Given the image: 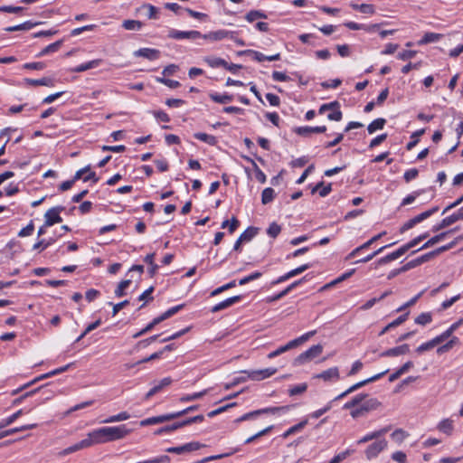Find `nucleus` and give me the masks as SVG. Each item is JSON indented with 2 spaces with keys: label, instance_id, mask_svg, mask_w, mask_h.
Returning <instances> with one entry per match:
<instances>
[{
  "label": "nucleus",
  "instance_id": "1",
  "mask_svg": "<svg viewBox=\"0 0 463 463\" xmlns=\"http://www.w3.org/2000/svg\"><path fill=\"white\" fill-rule=\"evenodd\" d=\"M131 432L127 425L122 424L112 427H102L90 432V436L95 444L108 443L118 439H122Z\"/></svg>",
  "mask_w": 463,
  "mask_h": 463
},
{
  "label": "nucleus",
  "instance_id": "2",
  "mask_svg": "<svg viewBox=\"0 0 463 463\" xmlns=\"http://www.w3.org/2000/svg\"><path fill=\"white\" fill-rule=\"evenodd\" d=\"M428 236H429V233L428 232H424V233L415 237L414 239H412L411 241H410L406 244L401 246L395 251H393V252H392V253H390V254H388V255L379 259L377 260V262H376V265L381 266V265L389 263V262H391V261H392L394 260L399 259L403 254H405L409 250H411V248L417 246L420 241L425 240Z\"/></svg>",
  "mask_w": 463,
  "mask_h": 463
},
{
  "label": "nucleus",
  "instance_id": "3",
  "mask_svg": "<svg viewBox=\"0 0 463 463\" xmlns=\"http://www.w3.org/2000/svg\"><path fill=\"white\" fill-rule=\"evenodd\" d=\"M90 169V165H87L80 170H78L73 178L71 180H67V181H64L62 182L60 186H59V189L61 191H67L69 189H71L73 185V184L77 181V180H80L82 178V180L84 182H88V181H90L92 180L94 183H97L99 181V178L96 176V174L94 172H90V174H88V175L86 176H83V173L89 171Z\"/></svg>",
  "mask_w": 463,
  "mask_h": 463
},
{
  "label": "nucleus",
  "instance_id": "4",
  "mask_svg": "<svg viewBox=\"0 0 463 463\" xmlns=\"http://www.w3.org/2000/svg\"><path fill=\"white\" fill-rule=\"evenodd\" d=\"M315 334H316V331H310V332H307V333L302 335L301 336H299L296 339L289 341L285 345H282V346L279 347L278 349H276L275 351L270 352L268 354V358H269V359L275 358L276 356H278L290 349H293V348L298 346L299 345H301L304 342H306L307 340H308Z\"/></svg>",
  "mask_w": 463,
  "mask_h": 463
},
{
  "label": "nucleus",
  "instance_id": "5",
  "mask_svg": "<svg viewBox=\"0 0 463 463\" xmlns=\"http://www.w3.org/2000/svg\"><path fill=\"white\" fill-rule=\"evenodd\" d=\"M323 352V345L318 344L312 345L307 351L301 353L298 356H297L294 360V365H301L304 364L317 356H319Z\"/></svg>",
  "mask_w": 463,
  "mask_h": 463
},
{
  "label": "nucleus",
  "instance_id": "6",
  "mask_svg": "<svg viewBox=\"0 0 463 463\" xmlns=\"http://www.w3.org/2000/svg\"><path fill=\"white\" fill-rule=\"evenodd\" d=\"M438 207L435 206L428 211H425L415 217L410 219L405 223L402 224V226L400 228V232L404 233L408 230L413 228L416 224L421 222L422 221L426 220L427 218L430 217L433 213H435L438 211Z\"/></svg>",
  "mask_w": 463,
  "mask_h": 463
},
{
  "label": "nucleus",
  "instance_id": "7",
  "mask_svg": "<svg viewBox=\"0 0 463 463\" xmlns=\"http://www.w3.org/2000/svg\"><path fill=\"white\" fill-rule=\"evenodd\" d=\"M389 372V370H385L380 373H377L368 379H365L364 381H361L354 385H352L351 387H349L346 391H345L344 392L340 393L339 395H337L333 401H331L332 402L334 401H337V400H341L343 398H345V396H347L348 394L354 392V391L358 390L359 388L366 385L367 383H373V382H375L377 380H379L380 378H382L384 374H386L387 373Z\"/></svg>",
  "mask_w": 463,
  "mask_h": 463
},
{
  "label": "nucleus",
  "instance_id": "8",
  "mask_svg": "<svg viewBox=\"0 0 463 463\" xmlns=\"http://www.w3.org/2000/svg\"><path fill=\"white\" fill-rule=\"evenodd\" d=\"M327 110H331V112L327 115V118L329 120L340 121L342 119L343 114L340 110V105L338 101H333L321 105L318 109V113L324 114Z\"/></svg>",
  "mask_w": 463,
  "mask_h": 463
},
{
  "label": "nucleus",
  "instance_id": "9",
  "mask_svg": "<svg viewBox=\"0 0 463 463\" xmlns=\"http://www.w3.org/2000/svg\"><path fill=\"white\" fill-rule=\"evenodd\" d=\"M277 371V368L269 367L260 370H244L242 373L247 374L248 378L252 381H261L272 376Z\"/></svg>",
  "mask_w": 463,
  "mask_h": 463
},
{
  "label": "nucleus",
  "instance_id": "10",
  "mask_svg": "<svg viewBox=\"0 0 463 463\" xmlns=\"http://www.w3.org/2000/svg\"><path fill=\"white\" fill-rule=\"evenodd\" d=\"M64 210L62 206H56L49 209L44 214L45 226H52L55 223H60L62 219L60 213Z\"/></svg>",
  "mask_w": 463,
  "mask_h": 463
},
{
  "label": "nucleus",
  "instance_id": "11",
  "mask_svg": "<svg viewBox=\"0 0 463 463\" xmlns=\"http://www.w3.org/2000/svg\"><path fill=\"white\" fill-rule=\"evenodd\" d=\"M168 37L175 40H195L201 38L202 33L199 31H179L175 29H170L168 32Z\"/></svg>",
  "mask_w": 463,
  "mask_h": 463
},
{
  "label": "nucleus",
  "instance_id": "12",
  "mask_svg": "<svg viewBox=\"0 0 463 463\" xmlns=\"http://www.w3.org/2000/svg\"><path fill=\"white\" fill-rule=\"evenodd\" d=\"M387 447L386 439H379L367 447L365 449V456L367 459H372L376 458L383 450H384Z\"/></svg>",
  "mask_w": 463,
  "mask_h": 463
},
{
  "label": "nucleus",
  "instance_id": "13",
  "mask_svg": "<svg viewBox=\"0 0 463 463\" xmlns=\"http://www.w3.org/2000/svg\"><path fill=\"white\" fill-rule=\"evenodd\" d=\"M71 365H72V364H68L65 366H62V367H60L58 369H55V370H53V371H52V372H50L48 373L43 374V375L35 378L33 381H32V382L23 385L22 387L12 391L11 394L12 395L17 394L19 392H21L22 390L31 386L33 383H36L39 380H42V379H44V378H47V377H50V376H52V375H56L58 373H61L67 371Z\"/></svg>",
  "mask_w": 463,
  "mask_h": 463
},
{
  "label": "nucleus",
  "instance_id": "14",
  "mask_svg": "<svg viewBox=\"0 0 463 463\" xmlns=\"http://www.w3.org/2000/svg\"><path fill=\"white\" fill-rule=\"evenodd\" d=\"M386 234V232H380L379 234L372 237L369 241H367L366 242H364V244L360 245L359 247L355 248L354 250H353L347 256H346V260H352L354 259V257H356L360 251H362L363 250H365L367 248H369L373 243H374L375 241H377L379 239H381L383 236H384Z\"/></svg>",
  "mask_w": 463,
  "mask_h": 463
},
{
  "label": "nucleus",
  "instance_id": "15",
  "mask_svg": "<svg viewBox=\"0 0 463 463\" xmlns=\"http://www.w3.org/2000/svg\"><path fill=\"white\" fill-rule=\"evenodd\" d=\"M339 370L337 367H332L320 373L314 375V378L322 379L325 382H335L339 380Z\"/></svg>",
  "mask_w": 463,
  "mask_h": 463
},
{
  "label": "nucleus",
  "instance_id": "16",
  "mask_svg": "<svg viewBox=\"0 0 463 463\" xmlns=\"http://www.w3.org/2000/svg\"><path fill=\"white\" fill-rule=\"evenodd\" d=\"M92 445H93V442H92L91 438H90V433H89L86 439H83L80 442H78V443H76V444H74V445H72L71 447H68L67 449H65L62 451L61 454L62 455H68V454L73 453L75 451H78L80 449L91 447Z\"/></svg>",
  "mask_w": 463,
  "mask_h": 463
},
{
  "label": "nucleus",
  "instance_id": "17",
  "mask_svg": "<svg viewBox=\"0 0 463 463\" xmlns=\"http://www.w3.org/2000/svg\"><path fill=\"white\" fill-rule=\"evenodd\" d=\"M241 298H242L241 295L233 296L232 298H226L223 301H222V302L216 304L215 306H213L212 307L211 311L213 313H217V312H219L221 310L226 309V308L232 307V305L238 303L239 301H241Z\"/></svg>",
  "mask_w": 463,
  "mask_h": 463
},
{
  "label": "nucleus",
  "instance_id": "18",
  "mask_svg": "<svg viewBox=\"0 0 463 463\" xmlns=\"http://www.w3.org/2000/svg\"><path fill=\"white\" fill-rule=\"evenodd\" d=\"M410 352V347L407 344H403L402 345L392 347L387 349L380 354L381 357H392V356H399L402 354H408Z\"/></svg>",
  "mask_w": 463,
  "mask_h": 463
},
{
  "label": "nucleus",
  "instance_id": "19",
  "mask_svg": "<svg viewBox=\"0 0 463 463\" xmlns=\"http://www.w3.org/2000/svg\"><path fill=\"white\" fill-rule=\"evenodd\" d=\"M175 419V415H171V413L160 415V416H155L150 417L147 419H145L139 422L140 426H148V425H154V424H159L163 423L165 421H168Z\"/></svg>",
  "mask_w": 463,
  "mask_h": 463
},
{
  "label": "nucleus",
  "instance_id": "20",
  "mask_svg": "<svg viewBox=\"0 0 463 463\" xmlns=\"http://www.w3.org/2000/svg\"><path fill=\"white\" fill-rule=\"evenodd\" d=\"M295 133L302 137H308L312 133H324L326 131V126L319 127H298L295 128Z\"/></svg>",
  "mask_w": 463,
  "mask_h": 463
},
{
  "label": "nucleus",
  "instance_id": "21",
  "mask_svg": "<svg viewBox=\"0 0 463 463\" xmlns=\"http://www.w3.org/2000/svg\"><path fill=\"white\" fill-rule=\"evenodd\" d=\"M160 52L156 49L141 48L135 52V56L143 57L150 61L158 59Z\"/></svg>",
  "mask_w": 463,
  "mask_h": 463
},
{
  "label": "nucleus",
  "instance_id": "22",
  "mask_svg": "<svg viewBox=\"0 0 463 463\" xmlns=\"http://www.w3.org/2000/svg\"><path fill=\"white\" fill-rule=\"evenodd\" d=\"M458 228H455L453 230H450V231H447V232H440L435 236H433L432 238H430L429 241H427L420 249L419 250H423V249H427V248H430V247H432L433 245H435L436 243L439 242L440 241H442L448 234H449L450 232H454V231H457ZM417 250H414L412 251V253H415L417 252Z\"/></svg>",
  "mask_w": 463,
  "mask_h": 463
},
{
  "label": "nucleus",
  "instance_id": "23",
  "mask_svg": "<svg viewBox=\"0 0 463 463\" xmlns=\"http://www.w3.org/2000/svg\"><path fill=\"white\" fill-rule=\"evenodd\" d=\"M360 405L364 412H369L377 410L381 406V402L376 398H368L367 396Z\"/></svg>",
  "mask_w": 463,
  "mask_h": 463
},
{
  "label": "nucleus",
  "instance_id": "24",
  "mask_svg": "<svg viewBox=\"0 0 463 463\" xmlns=\"http://www.w3.org/2000/svg\"><path fill=\"white\" fill-rule=\"evenodd\" d=\"M172 383V379L170 377H165L162 379L157 384H156L150 391L146 394L145 399L148 400L156 393L159 392L164 387L170 385Z\"/></svg>",
  "mask_w": 463,
  "mask_h": 463
},
{
  "label": "nucleus",
  "instance_id": "25",
  "mask_svg": "<svg viewBox=\"0 0 463 463\" xmlns=\"http://www.w3.org/2000/svg\"><path fill=\"white\" fill-rule=\"evenodd\" d=\"M389 430H390V427H385V428H383V429H381L379 430H375L373 432L368 433L365 436H364L362 439H360L357 441V443L358 444H363V443L368 442V441H370L372 439H379L380 437L384 435Z\"/></svg>",
  "mask_w": 463,
  "mask_h": 463
},
{
  "label": "nucleus",
  "instance_id": "26",
  "mask_svg": "<svg viewBox=\"0 0 463 463\" xmlns=\"http://www.w3.org/2000/svg\"><path fill=\"white\" fill-rule=\"evenodd\" d=\"M455 222H457V220H456L454 213H452L451 215L444 218L440 222L433 225L431 231L433 232H437L444 228H447V227L452 225Z\"/></svg>",
  "mask_w": 463,
  "mask_h": 463
},
{
  "label": "nucleus",
  "instance_id": "27",
  "mask_svg": "<svg viewBox=\"0 0 463 463\" xmlns=\"http://www.w3.org/2000/svg\"><path fill=\"white\" fill-rule=\"evenodd\" d=\"M226 35H227V30L221 29V30H217L214 32H210L209 33H206V34H202L201 38H203L206 40H211L213 42H218V41L226 39Z\"/></svg>",
  "mask_w": 463,
  "mask_h": 463
},
{
  "label": "nucleus",
  "instance_id": "28",
  "mask_svg": "<svg viewBox=\"0 0 463 463\" xmlns=\"http://www.w3.org/2000/svg\"><path fill=\"white\" fill-rule=\"evenodd\" d=\"M63 43L62 40L56 41L55 43H52L49 45H47L45 48H43L37 55L36 57H42L52 52H56L60 50Z\"/></svg>",
  "mask_w": 463,
  "mask_h": 463
},
{
  "label": "nucleus",
  "instance_id": "29",
  "mask_svg": "<svg viewBox=\"0 0 463 463\" xmlns=\"http://www.w3.org/2000/svg\"><path fill=\"white\" fill-rule=\"evenodd\" d=\"M38 24H41V23L40 22L33 23L32 21H26L21 24L7 27L5 30L6 32L27 31V30H31L32 28H33L34 26H36Z\"/></svg>",
  "mask_w": 463,
  "mask_h": 463
},
{
  "label": "nucleus",
  "instance_id": "30",
  "mask_svg": "<svg viewBox=\"0 0 463 463\" xmlns=\"http://www.w3.org/2000/svg\"><path fill=\"white\" fill-rule=\"evenodd\" d=\"M209 97L210 99L216 102V103H220V104H226V103H229L232 100L233 97L232 95H230V94H219V93H210L209 94Z\"/></svg>",
  "mask_w": 463,
  "mask_h": 463
},
{
  "label": "nucleus",
  "instance_id": "31",
  "mask_svg": "<svg viewBox=\"0 0 463 463\" xmlns=\"http://www.w3.org/2000/svg\"><path fill=\"white\" fill-rule=\"evenodd\" d=\"M350 6L354 10H357L363 14H373L375 12L374 6L370 4L358 5V4H354V3H350Z\"/></svg>",
  "mask_w": 463,
  "mask_h": 463
},
{
  "label": "nucleus",
  "instance_id": "32",
  "mask_svg": "<svg viewBox=\"0 0 463 463\" xmlns=\"http://www.w3.org/2000/svg\"><path fill=\"white\" fill-rule=\"evenodd\" d=\"M100 63H101V60H99V59L90 61L88 62L82 63V64L75 67L72 71L74 72H82V71H88L90 69H94V68L98 67Z\"/></svg>",
  "mask_w": 463,
  "mask_h": 463
},
{
  "label": "nucleus",
  "instance_id": "33",
  "mask_svg": "<svg viewBox=\"0 0 463 463\" xmlns=\"http://www.w3.org/2000/svg\"><path fill=\"white\" fill-rule=\"evenodd\" d=\"M332 191V184H324V182H319L312 190V194L318 192L321 197H325Z\"/></svg>",
  "mask_w": 463,
  "mask_h": 463
},
{
  "label": "nucleus",
  "instance_id": "34",
  "mask_svg": "<svg viewBox=\"0 0 463 463\" xmlns=\"http://www.w3.org/2000/svg\"><path fill=\"white\" fill-rule=\"evenodd\" d=\"M24 411L23 410H19L14 414L10 415L9 417L5 419H2L0 420V430L11 425L13 422H14L21 415H23Z\"/></svg>",
  "mask_w": 463,
  "mask_h": 463
},
{
  "label": "nucleus",
  "instance_id": "35",
  "mask_svg": "<svg viewBox=\"0 0 463 463\" xmlns=\"http://www.w3.org/2000/svg\"><path fill=\"white\" fill-rule=\"evenodd\" d=\"M130 418V415L127 411H122L118 414L112 415L105 420H102V423H113V422H118L127 420Z\"/></svg>",
  "mask_w": 463,
  "mask_h": 463
},
{
  "label": "nucleus",
  "instance_id": "36",
  "mask_svg": "<svg viewBox=\"0 0 463 463\" xmlns=\"http://www.w3.org/2000/svg\"><path fill=\"white\" fill-rule=\"evenodd\" d=\"M385 123H386V120L383 118L374 119L367 127L368 133L373 134L378 129H383Z\"/></svg>",
  "mask_w": 463,
  "mask_h": 463
},
{
  "label": "nucleus",
  "instance_id": "37",
  "mask_svg": "<svg viewBox=\"0 0 463 463\" xmlns=\"http://www.w3.org/2000/svg\"><path fill=\"white\" fill-rule=\"evenodd\" d=\"M194 136L196 139L211 146H214L217 143V138L214 136L208 135L206 133L198 132L195 133Z\"/></svg>",
  "mask_w": 463,
  "mask_h": 463
},
{
  "label": "nucleus",
  "instance_id": "38",
  "mask_svg": "<svg viewBox=\"0 0 463 463\" xmlns=\"http://www.w3.org/2000/svg\"><path fill=\"white\" fill-rule=\"evenodd\" d=\"M25 81L28 85L31 86H52L53 81L51 78H42L39 80H33V79H25Z\"/></svg>",
  "mask_w": 463,
  "mask_h": 463
},
{
  "label": "nucleus",
  "instance_id": "39",
  "mask_svg": "<svg viewBox=\"0 0 463 463\" xmlns=\"http://www.w3.org/2000/svg\"><path fill=\"white\" fill-rule=\"evenodd\" d=\"M36 426H37L36 423L23 425V426L18 427V428H13V429H10V430H6L5 431H2V433H3L4 438H5L6 436L13 435V434L17 433L19 431L33 430V429L36 428Z\"/></svg>",
  "mask_w": 463,
  "mask_h": 463
},
{
  "label": "nucleus",
  "instance_id": "40",
  "mask_svg": "<svg viewBox=\"0 0 463 463\" xmlns=\"http://www.w3.org/2000/svg\"><path fill=\"white\" fill-rule=\"evenodd\" d=\"M258 233V228L248 227L241 235L240 239L243 242L250 241Z\"/></svg>",
  "mask_w": 463,
  "mask_h": 463
},
{
  "label": "nucleus",
  "instance_id": "41",
  "mask_svg": "<svg viewBox=\"0 0 463 463\" xmlns=\"http://www.w3.org/2000/svg\"><path fill=\"white\" fill-rule=\"evenodd\" d=\"M438 429L439 431L450 435L453 430V421L450 419H444L439 423Z\"/></svg>",
  "mask_w": 463,
  "mask_h": 463
},
{
  "label": "nucleus",
  "instance_id": "42",
  "mask_svg": "<svg viewBox=\"0 0 463 463\" xmlns=\"http://www.w3.org/2000/svg\"><path fill=\"white\" fill-rule=\"evenodd\" d=\"M205 62L212 68L223 67L227 65V61L218 57H206Z\"/></svg>",
  "mask_w": 463,
  "mask_h": 463
},
{
  "label": "nucleus",
  "instance_id": "43",
  "mask_svg": "<svg viewBox=\"0 0 463 463\" xmlns=\"http://www.w3.org/2000/svg\"><path fill=\"white\" fill-rule=\"evenodd\" d=\"M442 34L436 33H426L422 39L419 42V44H427L430 43H435L440 40Z\"/></svg>",
  "mask_w": 463,
  "mask_h": 463
},
{
  "label": "nucleus",
  "instance_id": "44",
  "mask_svg": "<svg viewBox=\"0 0 463 463\" xmlns=\"http://www.w3.org/2000/svg\"><path fill=\"white\" fill-rule=\"evenodd\" d=\"M367 397V394H358L354 396L352 400L345 403L344 409L348 410L360 405V403Z\"/></svg>",
  "mask_w": 463,
  "mask_h": 463
},
{
  "label": "nucleus",
  "instance_id": "45",
  "mask_svg": "<svg viewBox=\"0 0 463 463\" xmlns=\"http://www.w3.org/2000/svg\"><path fill=\"white\" fill-rule=\"evenodd\" d=\"M396 242H392V243H390L388 245H385V246H383L381 248H379L377 250L373 251V253L369 254V255H365L364 258L361 259V260H358L355 261V263H365V262H368L370 261L371 260H373L376 255L380 254L381 252H383L385 249L394 245Z\"/></svg>",
  "mask_w": 463,
  "mask_h": 463
},
{
  "label": "nucleus",
  "instance_id": "46",
  "mask_svg": "<svg viewBox=\"0 0 463 463\" xmlns=\"http://www.w3.org/2000/svg\"><path fill=\"white\" fill-rule=\"evenodd\" d=\"M266 18H267V14L259 10H251L249 13H247V14L245 16V19L249 23H252V22L256 21L257 19H266Z\"/></svg>",
  "mask_w": 463,
  "mask_h": 463
},
{
  "label": "nucleus",
  "instance_id": "47",
  "mask_svg": "<svg viewBox=\"0 0 463 463\" xmlns=\"http://www.w3.org/2000/svg\"><path fill=\"white\" fill-rule=\"evenodd\" d=\"M307 424V420H304L302 421H300L299 423L290 427L288 430H286L283 434H282V437L284 439L288 438V436L296 433V432H298L300 431L302 429H304V427Z\"/></svg>",
  "mask_w": 463,
  "mask_h": 463
},
{
  "label": "nucleus",
  "instance_id": "48",
  "mask_svg": "<svg viewBox=\"0 0 463 463\" xmlns=\"http://www.w3.org/2000/svg\"><path fill=\"white\" fill-rule=\"evenodd\" d=\"M143 24L137 20H125L122 24V27L128 31H138L142 28Z\"/></svg>",
  "mask_w": 463,
  "mask_h": 463
},
{
  "label": "nucleus",
  "instance_id": "49",
  "mask_svg": "<svg viewBox=\"0 0 463 463\" xmlns=\"http://www.w3.org/2000/svg\"><path fill=\"white\" fill-rule=\"evenodd\" d=\"M274 197H275V191H274V189H272L270 187H267V188H265L262 191V194H261V203L263 204H268V203H269L270 202L273 201Z\"/></svg>",
  "mask_w": 463,
  "mask_h": 463
},
{
  "label": "nucleus",
  "instance_id": "50",
  "mask_svg": "<svg viewBox=\"0 0 463 463\" xmlns=\"http://www.w3.org/2000/svg\"><path fill=\"white\" fill-rule=\"evenodd\" d=\"M240 222L236 217H232L231 221L225 220L222 222L221 227L222 229L228 228L230 233H233L238 228Z\"/></svg>",
  "mask_w": 463,
  "mask_h": 463
},
{
  "label": "nucleus",
  "instance_id": "51",
  "mask_svg": "<svg viewBox=\"0 0 463 463\" xmlns=\"http://www.w3.org/2000/svg\"><path fill=\"white\" fill-rule=\"evenodd\" d=\"M239 55H241V54H250L252 55L253 59L258 61V62H261V61H266V55H264L263 53L258 52V51H254V50H245V51H241L238 52Z\"/></svg>",
  "mask_w": 463,
  "mask_h": 463
},
{
  "label": "nucleus",
  "instance_id": "52",
  "mask_svg": "<svg viewBox=\"0 0 463 463\" xmlns=\"http://www.w3.org/2000/svg\"><path fill=\"white\" fill-rule=\"evenodd\" d=\"M130 284H131V280L130 279L122 280L118 285V288L115 290V295L118 298H121V297L125 296L126 295L125 290L129 287Z\"/></svg>",
  "mask_w": 463,
  "mask_h": 463
},
{
  "label": "nucleus",
  "instance_id": "53",
  "mask_svg": "<svg viewBox=\"0 0 463 463\" xmlns=\"http://www.w3.org/2000/svg\"><path fill=\"white\" fill-rule=\"evenodd\" d=\"M207 392H208V390H203L202 392H194L193 394L184 395L180 398V402H192V401L198 400V399L202 398L203 395H205L207 393Z\"/></svg>",
  "mask_w": 463,
  "mask_h": 463
},
{
  "label": "nucleus",
  "instance_id": "54",
  "mask_svg": "<svg viewBox=\"0 0 463 463\" xmlns=\"http://www.w3.org/2000/svg\"><path fill=\"white\" fill-rule=\"evenodd\" d=\"M391 437L395 442L402 443L408 437V433L402 429H397L392 433Z\"/></svg>",
  "mask_w": 463,
  "mask_h": 463
},
{
  "label": "nucleus",
  "instance_id": "55",
  "mask_svg": "<svg viewBox=\"0 0 463 463\" xmlns=\"http://www.w3.org/2000/svg\"><path fill=\"white\" fill-rule=\"evenodd\" d=\"M432 320L430 313H421L415 318V323L420 326L430 324Z\"/></svg>",
  "mask_w": 463,
  "mask_h": 463
},
{
  "label": "nucleus",
  "instance_id": "56",
  "mask_svg": "<svg viewBox=\"0 0 463 463\" xmlns=\"http://www.w3.org/2000/svg\"><path fill=\"white\" fill-rule=\"evenodd\" d=\"M307 383H300V384L295 385L292 388H290L288 390V394L290 396L301 394V393L305 392L307 391Z\"/></svg>",
  "mask_w": 463,
  "mask_h": 463
},
{
  "label": "nucleus",
  "instance_id": "57",
  "mask_svg": "<svg viewBox=\"0 0 463 463\" xmlns=\"http://www.w3.org/2000/svg\"><path fill=\"white\" fill-rule=\"evenodd\" d=\"M260 415H262V413L260 412V409L243 414L241 417L236 420V422L253 420Z\"/></svg>",
  "mask_w": 463,
  "mask_h": 463
},
{
  "label": "nucleus",
  "instance_id": "58",
  "mask_svg": "<svg viewBox=\"0 0 463 463\" xmlns=\"http://www.w3.org/2000/svg\"><path fill=\"white\" fill-rule=\"evenodd\" d=\"M281 232V227L277 222H272L267 230V233L271 238H276Z\"/></svg>",
  "mask_w": 463,
  "mask_h": 463
},
{
  "label": "nucleus",
  "instance_id": "59",
  "mask_svg": "<svg viewBox=\"0 0 463 463\" xmlns=\"http://www.w3.org/2000/svg\"><path fill=\"white\" fill-rule=\"evenodd\" d=\"M425 132V129L422 128V129H420V130H417L415 131L412 135H411V138H413L412 141L409 142L407 144V149L408 150H411L412 149V147H414L416 146V144L419 142V137H420L421 135H423Z\"/></svg>",
  "mask_w": 463,
  "mask_h": 463
},
{
  "label": "nucleus",
  "instance_id": "60",
  "mask_svg": "<svg viewBox=\"0 0 463 463\" xmlns=\"http://www.w3.org/2000/svg\"><path fill=\"white\" fill-rule=\"evenodd\" d=\"M53 242H54V239H52V238L49 239L48 241L41 240V241H37V242L33 246V250H45L46 248H48L49 246H51Z\"/></svg>",
  "mask_w": 463,
  "mask_h": 463
},
{
  "label": "nucleus",
  "instance_id": "61",
  "mask_svg": "<svg viewBox=\"0 0 463 463\" xmlns=\"http://www.w3.org/2000/svg\"><path fill=\"white\" fill-rule=\"evenodd\" d=\"M236 286V280H232L230 281L229 283L223 285V286H221L217 288H215L212 293H211V296H217L219 294H221L222 292L227 290V289H230L232 288H234Z\"/></svg>",
  "mask_w": 463,
  "mask_h": 463
},
{
  "label": "nucleus",
  "instance_id": "62",
  "mask_svg": "<svg viewBox=\"0 0 463 463\" xmlns=\"http://www.w3.org/2000/svg\"><path fill=\"white\" fill-rule=\"evenodd\" d=\"M34 230V224L33 222L31 221L24 228H23L19 232V237H27L32 235L33 232Z\"/></svg>",
  "mask_w": 463,
  "mask_h": 463
},
{
  "label": "nucleus",
  "instance_id": "63",
  "mask_svg": "<svg viewBox=\"0 0 463 463\" xmlns=\"http://www.w3.org/2000/svg\"><path fill=\"white\" fill-rule=\"evenodd\" d=\"M353 453V450L346 449L337 455H335L328 463H340L342 460L346 458L349 455Z\"/></svg>",
  "mask_w": 463,
  "mask_h": 463
},
{
  "label": "nucleus",
  "instance_id": "64",
  "mask_svg": "<svg viewBox=\"0 0 463 463\" xmlns=\"http://www.w3.org/2000/svg\"><path fill=\"white\" fill-rule=\"evenodd\" d=\"M226 39L233 41L238 46H244L246 44L242 39L237 37L236 32L227 31Z\"/></svg>",
  "mask_w": 463,
  "mask_h": 463
}]
</instances>
